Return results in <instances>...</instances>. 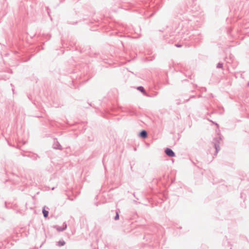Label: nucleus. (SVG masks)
Segmentation results:
<instances>
[{
	"label": "nucleus",
	"instance_id": "obj_2",
	"mask_svg": "<svg viewBox=\"0 0 249 249\" xmlns=\"http://www.w3.org/2000/svg\"><path fill=\"white\" fill-rule=\"evenodd\" d=\"M182 97L181 99H178L176 100V104L177 105H178L181 103L184 104V103H187V102H188L190 100V99L195 97V95H190L189 96L186 94L182 95Z\"/></svg>",
	"mask_w": 249,
	"mask_h": 249
},
{
	"label": "nucleus",
	"instance_id": "obj_13",
	"mask_svg": "<svg viewBox=\"0 0 249 249\" xmlns=\"http://www.w3.org/2000/svg\"><path fill=\"white\" fill-rule=\"evenodd\" d=\"M46 10L47 12V14L48 15V16L50 17V18L51 20H52V18L51 17V15H50V12H51V10L49 9V8L48 7H46Z\"/></svg>",
	"mask_w": 249,
	"mask_h": 249
},
{
	"label": "nucleus",
	"instance_id": "obj_5",
	"mask_svg": "<svg viewBox=\"0 0 249 249\" xmlns=\"http://www.w3.org/2000/svg\"><path fill=\"white\" fill-rule=\"evenodd\" d=\"M53 147L55 149L62 150V148L61 144L58 141H55L53 144Z\"/></svg>",
	"mask_w": 249,
	"mask_h": 249
},
{
	"label": "nucleus",
	"instance_id": "obj_4",
	"mask_svg": "<svg viewBox=\"0 0 249 249\" xmlns=\"http://www.w3.org/2000/svg\"><path fill=\"white\" fill-rule=\"evenodd\" d=\"M164 152L169 157H174L176 156L175 152L170 148H166L164 150Z\"/></svg>",
	"mask_w": 249,
	"mask_h": 249
},
{
	"label": "nucleus",
	"instance_id": "obj_14",
	"mask_svg": "<svg viewBox=\"0 0 249 249\" xmlns=\"http://www.w3.org/2000/svg\"><path fill=\"white\" fill-rule=\"evenodd\" d=\"M175 46L177 47H180L182 46V45L181 44L177 43L175 44Z\"/></svg>",
	"mask_w": 249,
	"mask_h": 249
},
{
	"label": "nucleus",
	"instance_id": "obj_3",
	"mask_svg": "<svg viewBox=\"0 0 249 249\" xmlns=\"http://www.w3.org/2000/svg\"><path fill=\"white\" fill-rule=\"evenodd\" d=\"M221 140H222V138L220 137H219L218 138H215L214 139V141L215 142L214 143V147L215 149V155H216L220 149L219 143V141H221Z\"/></svg>",
	"mask_w": 249,
	"mask_h": 249
},
{
	"label": "nucleus",
	"instance_id": "obj_12",
	"mask_svg": "<svg viewBox=\"0 0 249 249\" xmlns=\"http://www.w3.org/2000/svg\"><path fill=\"white\" fill-rule=\"evenodd\" d=\"M223 67V63L222 62H219L216 65V68L218 69H222Z\"/></svg>",
	"mask_w": 249,
	"mask_h": 249
},
{
	"label": "nucleus",
	"instance_id": "obj_10",
	"mask_svg": "<svg viewBox=\"0 0 249 249\" xmlns=\"http://www.w3.org/2000/svg\"><path fill=\"white\" fill-rule=\"evenodd\" d=\"M119 212H120L119 210L116 211V215L114 218L115 220H117L119 219Z\"/></svg>",
	"mask_w": 249,
	"mask_h": 249
},
{
	"label": "nucleus",
	"instance_id": "obj_19",
	"mask_svg": "<svg viewBox=\"0 0 249 249\" xmlns=\"http://www.w3.org/2000/svg\"><path fill=\"white\" fill-rule=\"evenodd\" d=\"M104 162V159H103V162ZM103 163L104 164V163Z\"/></svg>",
	"mask_w": 249,
	"mask_h": 249
},
{
	"label": "nucleus",
	"instance_id": "obj_8",
	"mask_svg": "<svg viewBox=\"0 0 249 249\" xmlns=\"http://www.w3.org/2000/svg\"><path fill=\"white\" fill-rule=\"evenodd\" d=\"M42 213H43V216L45 218H47L48 216L49 211L47 210H46L45 209V207L43 208V209L42 210Z\"/></svg>",
	"mask_w": 249,
	"mask_h": 249
},
{
	"label": "nucleus",
	"instance_id": "obj_11",
	"mask_svg": "<svg viewBox=\"0 0 249 249\" xmlns=\"http://www.w3.org/2000/svg\"><path fill=\"white\" fill-rule=\"evenodd\" d=\"M65 243H66L64 240H59L58 242L57 245L61 247L65 245Z\"/></svg>",
	"mask_w": 249,
	"mask_h": 249
},
{
	"label": "nucleus",
	"instance_id": "obj_9",
	"mask_svg": "<svg viewBox=\"0 0 249 249\" xmlns=\"http://www.w3.org/2000/svg\"><path fill=\"white\" fill-rule=\"evenodd\" d=\"M63 228H61V227H58L57 228V230L59 231H62L64 230H65L66 229H67V225L66 224H63Z\"/></svg>",
	"mask_w": 249,
	"mask_h": 249
},
{
	"label": "nucleus",
	"instance_id": "obj_15",
	"mask_svg": "<svg viewBox=\"0 0 249 249\" xmlns=\"http://www.w3.org/2000/svg\"><path fill=\"white\" fill-rule=\"evenodd\" d=\"M36 154L32 153V159H36Z\"/></svg>",
	"mask_w": 249,
	"mask_h": 249
},
{
	"label": "nucleus",
	"instance_id": "obj_17",
	"mask_svg": "<svg viewBox=\"0 0 249 249\" xmlns=\"http://www.w3.org/2000/svg\"><path fill=\"white\" fill-rule=\"evenodd\" d=\"M54 189V187H52V188H51V190H53Z\"/></svg>",
	"mask_w": 249,
	"mask_h": 249
},
{
	"label": "nucleus",
	"instance_id": "obj_7",
	"mask_svg": "<svg viewBox=\"0 0 249 249\" xmlns=\"http://www.w3.org/2000/svg\"><path fill=\"white\" fill-rule=\"evenodd\" d=\"M137 90L141 91L142 93L144 95L149 97L150 96L145 92V90L143 87L142 86H139L137 88Z\"/></svg>",
	"mask_w": 249,
	"mask_h": 249
},
{
	"label": "nucleus",
	"instance_id": "obj_6",
	"mask_svg": "<svg viewBox=\"0 0 249 249\" xmlns=\"http://www.w3.org/2000/svg\"><path fill=\"white\" fill-rule=\"evenodd\" d=\"M139 136L142 138L145 139L147 137V132L145 130H142L139 134Z\"/></svg>",
	"mask_w": 249,
	"mask_h": 249
},
{
	"label": "nucleus",
	"instance_id": "obj_16",
	"mask_svg": "<svg viewBox=\"0 0 249 249\" xmlns=\"http://www.w3.org/2000/svg\"><path fill=\"white\" fill-rule=\"evenodd\" d=\"M133 196H134V197H135L137 200H138V199H139L138 197H136L135 195V193H134V194H133Z\"/></svg>",
	"mask_w": 249,
	"mask_h": 249
},
{
	"label": "nucleus",
	"instance_id": "obj_18",
	"mask_svg": "<svg viewBox=\"0 0 249 249\" xmlns=\"http://www.w3.org/2000/svg\"><path fill=\"white\" fill-rule=\"evenodd\" d=\"M134 202L136 203H137V201L136 200H134Z\"/></svg>",
	"mask_w": 249,
	"mask_h": 249
},
{
	"label": "nucleus",
	"instance_id": "obj_20",
	"mask_svg": "<svg viewBox=\"0 0 249 249\" xmlns=\"http://www.w3.org/2000/svg\"><path fill=\"white\" fill-rule=\"evenodd\" d=\"M241 197H242V193L241 194Z\"/></svg>",
	"mask_w": 249,
	"mask_h": 249
},
{
	"label": "nucleus",
	"instance_id": "obj_1",
	"mask_svg": "<svg viewBox=\"0 0 249 249\" xmlns=\"http://www.w3.org/2000/svg\"><path fill=\"white\" fill-rule=\"evenodd\" d=\"M196 16V15L191 16L180 9L172 25L170 36H180L183 40H194L198 42L201 39V35L197 31L192 33L190 31L194 26V22L198 21Z\"/></svg>",
	"mask_w": 249,
	"mask_h": 249
}]
</instances>
